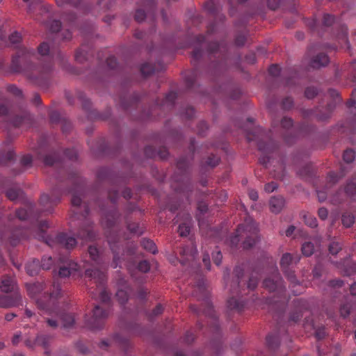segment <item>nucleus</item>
<instances>
[{
    "label": "nucleus",
    "instance_id": "1",
    "mask_svg": "<svg viewBox=\"0 0 356 356\" xmlns=\"http://www.w3.org/2000/svg\"><path fill=\"white\" fill-rule=\"evenodd\" d=\"M258 229L254 221L252 218H248L245 224L240 225L236 230V235L231 239V243L234 245L239 241L238 236L245 237L243 242L244 248H251L257 241Z\"/></svg>",
    "mask_w": 356,
    "mask_h": 356
},
{
    "label": "nucleus",
    "instance_id": "2",
    "mask_svg": "<svg viewBox=\"0 0 356 356\" xmlns=\"http://www.w3.org/2000/svg\"><path fill=\"white\" fill-rule=\"evenodd\" d=\"M17 286L15 280L10 277H4L0 282V290L4 293L14 292V298H11L10 296H0V307H16L21 304L22 296L19 293H17Z\"/></svg>",
    "mask_w": 356,
    "mask_h": 356
},
{
    "label": "nucleus",
    "instance_id": "3",
    "mask_svg": "<svg viewBox=\"0 0 356 356\" xmlns=\"http://www.w3.org/2000/svg\"><path fill=\"white\" fill-rule=\"evenodd\" d=\"M108 316V312L99 306H96L93 310V314L90 320L89 326L91 329H99L103 325V320Z\"/></svg>",
    "mask_w": 356,
    "mask_h": 356
},
{
    "label": "nucleus",
    "instance_id": "4",
    "mask_svg": "<svg viewBox=\"0 0 356 356\" xmlns=\"http://www.w3.org/2000/svg\"><path fill=\"white\" fill-rule=\"evenodd\" d=\"M284 206V200L281 197H271L269 202L270 210L271 212L277 213L281 211Z\"/></svg>",
    "mask_w": 356,
    "mask_h": 356
},
{
    "label": "nucleus",
    "instance_id": "5",
    "mask_svg": "<svg viewBox=\"0 0 356 356\" xmlns=\"http://www.w3.org/2000/svg\"><path fill=\"white\" fill-rule=\"evenodd\" d=\"M57 241L63 247L67 249H70L74 247L76 244V239L73 237L69 236L65 234L59 235L57 237Z\"/></svg>",
    "mask_w": 356,
    "mask_h": 356
},
{
    "label": "nucleus",
    "instance_id": "6",
    "mask_svg": "<svg viewBox=\"0 0 356 356\" xmlns=\"http://www.w3.org/2000/svg\"><path fill=\"white\" fill-rule=\"evenodd\" d=\"M27 291L29 295L33 298H36L37 296L39 295L44 289L43 283H33L26 285Z\"/></svg>",
    "mask_w": 356,
    "mask_h": 356
},
{
    "label": "nucleus",
    "instance_id": "7",
    "mask_svg": "<svg viewBox=\"0 0 356 356\" xmlns=\"http://www.w3.org/2000/svg\"><path fill=\"white\" fill-rule=\"evenodd\" d=\"M281 281V278L277 272V270H275V273L273 274V278H268L266 279L264 282V285L266 288L268 289L270 291H274L277 289L278 283Z\"/></svg>",
    "mask_w": 356,
    "mask_h": 356
},
{
    "label": "nucleus",
    "instance_id": "8",
    "mask_svg": "<svg viewBox=\"0 0 356 356\" xmlns=\"http://www.w3.org/2000/svg\"><path fill=\"white\" fill-rule=\"evenodd\" d=\"M329 63V58L325 54L317 55L310 63V65L314 68H318L325 66Z\"/></svg>",
    "mask_w": 356,
    "mask_h": 356
},
{
    "label": "nucleus",
    "instance_id": "9",
    "mask_svg": "<svg viewBox=\"0 0 356 356\" xmlns=\"http://www.w3.org/2000/svg\"><path fill=\"white\" fill-rule=\"evenodd\" d=\"M79 269L77 264L70 262L69 267L63 266L60 268L59 276L61 277H67L70 276L72 272L76 271Z\"/></svg>",
    "mask_w": 356,
    "mask_h": 356
},
{
    "label": "nucleus",
    "instance_id": "10",
    "mask_svg": "<svg viewBox=\"0 0 356 356\" xmlns=\"http://www.w3.org/2000/svg\"><path fill=\"white\" fill-rule=\"evenodd\" d=\"M197 253L196 248L193 245H190L189 246L183 248L181 254L183 256L186 257V260L189 261L193 259Z\"/></svg>",
    "mask_w": 356,
    "mask_h": 356
},
{
    "label": "nucleus",
    "instance_id": "11",
    "mask_svg": "<svg viewBox=\"0 0 356 356\" xmlns=\"http://www.w3.org/2000/svg\"><path fill=\"white\" fill-rule=\"evenodd\" d=\"M40 268V266L39 265L38 260H33L26 265V270L31 276L36 275L38 273Z\"/></svg>",
    "mask_w": 356,
    "mask_h": 356
},
{
    "label": "nucleus",
    "instance_id": "12",
    "mask_svg": "<svg viewBox=\"0 0 356 356\" xmlns=\"http://www.w3.org/2000/svg\"><path fill=\"white\" fill-rule=\"evenodd\" d=\"M141 244L142 246L147 251L153 254H156L157 252L156 246L152 241L149 239H143Z\"/></svg>",
    "mask_w": 356,
    "mask_h": 356
},
{
    "label": "nucleus",
    "instance_id": "13",
    "mask_svg": "<svg viewBox=\"0 0 356 356\" xmlns=\"http://www.w3.org/2000/svg\"><path fill=\"white\" fill-rule=\"evenodd\" d=\"M54 291L48 295V302L47 305H50L54 302V300L58 297L60 295V286L59 285H54Z\"/></svg>",
    "mask_w": 356,
    "mask_h": 356
},
{
    "label": "nucleus",
    "instance_id": "14",
    "mask_svg": "<svg viewBox=\"0 0 356 356\" xmlns=\"http://www.w3.org/2000/svg\"><path fill=\"white\" fill-rule=\"evenodd\" d=\"M302 252L304 255L309 257L314 252V245L310 242H306L302 244Z\"/></svg>",
    "mask_w": 356,
    "mask_h": 356
},
{
    "label": "nucleus",
    "instance_id": "15",
    "mask_svg": "<svg viewBox=\"0 0 356 356\" xmlns=\"http://www.w3.org/2000/svg\"><path fill=\"white\" fill-rule=\"evenodd\" d=\"M305 222L311 227H316L317 226V220L316 218L309 213L303 215Z\"/></svg>",
    "mask_w": 356,
    "mask_h": 356
},
{
    "label": "nucleus",
    "instance_id": "16",
    "mask_svg": "<svg viewBox=\"0 0 356 356\" xmlns=\"http://www.w3.org/2000/svg\"><path fill=\"white\" fill-rule=\"evenodd\" d=\"M63 325L65 327H70L73 325L74 323V318L71 314H65L61 318Z\"/></svg>",
    "mask_w": 356,
    "mask_h": 356
},
{
    "label": "nucleus",
    "instance_id": "17",
    "mask_svg": "<svg viewBox=\"0 0 356 356\" xmlns=\"http://www.w3.org/2000/svg\"><path fill=\"white\" fill-rule=\"evenodd\" d=\"M355 218L353 215L345 213L342 216V223L346 227H350L354 223Z\"/></svg>",
    "mask_w": 356,
    "mask_h": 356
},
{
    "label": "nucleus",
    "instance_id": "18",
    "mask_svg": "<svg viewBox=\"0 0 356 356\" xmlns=\"http://www.w3.org/2000/svg\"><path fill=\"white\" fill-rule=\"evenodd\" d=\"M343 161L346 163H351L355 158V153L353 149H347L343 155Z\"/></svg>",
    "mask_w": 356,
    "mask_h": 356
},
{
    "label": "nucleus",
    "instance_id": "19",
    "mask_svg": "<svg viewBox=\"0 0 356 356\" xmlns=\"http://www.w3.org/2000/svg\"><path fill=\"white\" fill-rule=\"evenodd\" d=\"M178 232L181 236H186L190 232V222L182 223L179 226Z\"/></svg>",
    "mask_w": 356,
    "mask_h": 356
},
{
    "label": "nucleus",
    "instance_id": "20",
    "mask_svg": "<svg viewBox=\"0 0 356 356\" xmlns=\"http://www.w3.org/2000/svg\"><path fill=\"white\" fill-rule=\"evenodd\" d=\"M292 260H293V258H292V256L291 255V254L286 253V254H283V256L281 259V261H280L281 266L283 268H286L291 264Z\"/></svg>",
    "mask_w": 356,
    "mask_h": 356
},
{
    "label": "nucleus",
    "instance_id": "21",
    "mask_svg": "<svg viewBox=\"0 0 356 356\" xmlns=\"http://www.w3.org/2000/svg\"><path fill=\"white\" fill-rule=\"evenodd\" d=\"M116 296L121 304H124L128 300L127 291L123 289L118 290Z\"/></svg>",
    "mask_w": 356,
    "mask_h": 356
},
{
    "label": "nucleus",
    "instance_id": "22",
    "mask_svg": "<svg viewBox=\"0 0 356 356\" xmlns=\"http://www.w3.org/2000/svg\"><path fill=\"white\" fill-rule=\"evenodd\" d=\"M48 28L52 32H57L60 30L61 24L58 20H52L47 24Z\"/></svg>",
    "mask_w": 356,
    "mask_h": 356
},
{
    "label": "nucleus",
    "instance_id": "23",
    "mask_svg": "<svg viewBox=\"0 0 356 356\" xmlns=\"http://www.w3.org/2000/svg\"><path fill=\"white\" fill-rule=\"evenodd\" d=\"M88 253L90 254V258L94 261H97L99 257V250L95 246H90L88 248Z\"/></svg>",
    "mask_w": 356,
    "mask_h": 356
},
{
    "label": "nucleus",
    "instance_id": "24",
    "mask_svg": "<svg viewBox=\"0 0 356 356\" xmlns=\"http://www.w3.org/2000/svg\"><path fill=\"white\" fill-rule=\"evenodd\" d=\"M53 261L51 257H44L42 260L41 267L43 269H49L52 265Z\"/></svg>",
    "mask_w": 356,
    "mask_h": 356
},
{
    "label": "nucleus",
    "instance_id": "25",
    "mask_svg": "<svg viewBox=\"0 0 356 356\" xmlns=\"http://www.w3.org/2000/svg\"><path fill=\"white\" fill-rule=\"evenodd\" d=\"M341 250V246L339 243L333 242L329 246V251L332 254H336Z\"/></svg>",
    "mask_w": 356,
    "mask_h": 356
},
{
    "label": "nucleus",
    "instance_id": "26",
    "mask_svg": "<svg viewBox=\"0 0 356 356\" xmlns=\"http://www.w3.org/2000/svg\"><path fill=\"white\" fill-rule=\"evenodd\" d=\"M350 307L351 306L349 303L342 305L340 309L341 316L343 317L348 316L350 312Z\"/></svg>",
    "mask_w": 356,
    "mask_h": 356
},
{
    "label": "nucleus",
    "instance_id": "27",
    "mask_svg": "<svg viewBox=\"0 0 356 356\" xmlns=\"http://www.w3.org/2000/svg\"><path fill=\"white\" fill-rule=\"evenodd\" d=\"M21 39H22V36L18 32H14L9 37V40H10V42H12L13 44H17V43L21 41Z\"/></svg>",
    "mask_w": 356,
    "mask_h": 356
},
{
    "label": "nucleus",
    "instance_id": "28",
    "mask_svg": "<svg viewBox=\"0 0 356 356\" xmlns=\"http://www.w3.org/2000/svg\"><path fill=\"white\" fill-rule=\"evenodd\" d=\"M138 268L143 273H146L149 270V265L147 261H142L138 265Z\"/></svg>",
    "mask_w": 356,
    "mask_h": 356
},
{
    "label": "nucleus",
    "instance_id": "29",
    "mask_svg": "<svg viewBox=\"0 0 356 356\" xmlns=\"http://www.w3.org/2000/svg\"><path fill=\"white\" fill-rule=\"evenodd\" d=\"M39 53L42 55H47L49 51V47L47 43H42L40 44V46L38 47Z\"/></svg>",
    "mask_w": 356,
    "mask_h": 356
},
{
    "label": "nucleus",
    "instance_id": "30",
    "mask_svg": "<svg viewBox=\"0 0 356 356\" xmlns=\"http://www.w3.org/2000/svg\"><path fill=\"white\" fill-rule=\"evenodd\" d=\"M30 120H31L30 115L28 114H26L25 116L20 118V120H19V118H17L14 121V124L15 126H19L23 123H26V122L29 121Z\"/></svg>",
    "mask_w": 356,
    "mask_h": 356
},
{
    "label": "nucleus",
    "instance_id": "31",
    "mask_svg": "<svg viewBox=\"0 0 356 356\" xmlns=\"http://www.w3.org/2000/svg\"><path fill=\"white\" fill-rule=\"evenodd\" d=\"M6 195L10 200H15L19 195V192L15 189H9L7 191Z\"/></svg>",
    "mask_w": 356,
    "mask_h": 356
},
{
    "label": "nucleus",
    "instance_id": "32",
    "mask_svg": "<svg viewBox=\"0 0 356 356\" xmlns=\"http://www.w3.org/2000/svg\"><path fill=\"white\" fill-rule=\"evenodd\" d=\"M334 21V17L329 14H325L323 16V24L325 26H330Z\"/></svg>",
    "mask_w": 356,
    "mask_h": 356
},
{
    "label": "nucleus",
    "instance_id": "33",
    "mask_svg": "<svg viewBox=\"0 0 356 356\" xmlns=\"http://www.w3.org/2000/svg\"><path fill=\"white\" fill-rule=\"evenodd\" d=\"M128 229L131 232L138 235H140L143 233L142 230L139 229V227L137 224L129 225Z\"/></svg>",
    "mask_w": 356,
    "mask_h": 356
},
{
    "label": "nucleus",
    "instance_id": "34",
    "mask_svg": "<svg viewBox=\"0 0 356 356\" xmlns=\"http://www.w3.org/2000/svg\"><path fill=\"white\" fill-rule=\"evenodd\" d=\"M146 17L145 13L142 10H138L135 15V18L138 22H142Z\"/></svg>",
    "mask_w": 356,
    "mask_h": 356
},
{
    "label": "nucleus",
    "instance_id": "35",
    "mask_svg": "<svg viewBox=\"0 0 356 356\" xmlns=\"http://www.w3.org/2000/svg\"><path fill=\"white\" fill-rule=\"evenodd\" d=\"M213 259L217 266H219L221 264L222 254L220 251L218 250L213 254Z\"/></svg>",
    "mask_w": 356,
    "mask_h": 356
},
{
    "label": "nucleus",
    "instance_id": "36",
    "mask_svg": "<svg viewBox=\"0 0 356 356\" xmlns=\"http://www.w3.org/2000/svg\"><path fill=\"white\" fill-rule=\"evenodd\" d=\"M99 299L102 302H106L110 299V296L106 291L102 290L99 294Z\"/></svg>",
    "mask_w": 356,
    "mask_h": 356
},
{
    "label": "nucleus",
    "instance_id": "37",
    "mask_svg": "<svg viewBox=\"0 0 356 356\" xmlns=\"http://www.w3.org/2000/svg\"><path fill=\"white\" fill-rule=\"evenodd\" d=\"M277 188V185L275 182L268 183L265 186V191L268 193L273 192Z\"/></svg>",
    "mask_w": 356,
    "mask_h": 356
},
{
    "label": "nucleus",
    "instance_id": "38",
    "mask_svg": "<svg viewBox=\"0 0 356 356\" xmlns=\"http://www.w3.org/2000/svg\"><path fill=\"white\" fill-rule=\"evenodd\" d=\"M268 71L271 75L275 76L280 73V67L276 65H273L269 67Z\"/></svg>",
    "mask_w": 356,
    "mask_h": 356
},
{
    "label": "nucleus",
    "instance_id": "39",
    "mask_svg": "<svg viewBox=\"0 0 356 356\" xmlns=\"http://www.w3.org/2000/svg\"><path fill=\"white\" fill-rule=\"evenodd\" d=\"M86 274L90 277H94L95 278L97 277H100L102 275L100 272L97 270H92V269H88L86 270Z\"/></svg>",
    "mask_w": 356,
    "mask_h": 356
},
{
    "label": "nucleus",
    "instance_id": "40",
    "mask_svg": "<svg viewBox=\"0 0 356 356\" xmlns=\"http://www.w3.org/2000/svg\"><path fill=\"white\" fill-rule=\"evenodd\" d=\"M328 211L325 208H320L318 209V216L321 219L325 220L327 218Z\"/></svg>",
    "mask_w": 356,
    "mask_h": 356
},
{
    "label": "nucleus",
    "instance_id": "41",
    "mask_svg": "<svg viewBox=\"0 0 356 356\" xmlns=\"http://www.w3.org/2000/svg\"><path fill=\"white\" fill-rule=\"evenodd\" d=\"M316 95V90L314 88H307L305 90V95L307 98L312 99Z\"/></svg>",
    "mask_w": 356,
    "mask_h": 356
},
{
    "label": "nucleus",
    "instance_id": "42",
    "mask_svg": "<svg viewBox=\"0 0 356 356\" xmlns=\"http://www.w3.org/2000/svg\"><path fill=\"white\" fill-rule=\"evenodd\" d=\"M163 307L161 305H158L152 311L151 314L152 317L156 316L163 312Z\"/></svg>",
    "mask_w": 356,
    "mask_h": 356
},
{
    "label": "nucleus",
    "instance_id": "43",
    "mask_svg": "<svg viewBox=\"0 0 356 356\" xmlns=\"http://www.w3.org/2000/svg\"><path fill=\"white\" fill-rule=\"evenodd\" d=\"M8 90L13 94L15 95H22V92L19 89H18L16 86H8Z\"/></svg>",
    "mask_w": 356,
    "mask_h": 356
},
{
    "label": "nucleus",
    "instance_id": "44",
    "mask_svg": "<svg viewBox=\"0 0 356 356\" xmlns=\"http://www.w3.org/2000/svg\"><path fill=\"white\" fill-rule=\"evenodd\" d=\"M356 191V185L355 184H351L346 188V193L347 194H353L354 192Z\"/></svg>",
    "mask_w": 356,
    "mask_h": 356
},
{
    "label": "nucleus",
    "instance_id": "45",
    "mask_svg": "<svg viewBox=\"0 0 356 356\" xmlns=\"http://www.w3.org/2000/svg\"><path fill=\"white\" fill-rule=\"evenodd\" d=\"M79 236L82 238H90L92 236L90 232V229H87L86 230L82 231V232L79 233Z\"/></svg>",
    "mask_w": 356,
    "mask_h": 356
},
{
    "label": "nucleus",
    "instance_id": "46",
    "mask_svg": "<svg viewBox=\"0 0 356 356\" xmlns=\"http://www.w3.org/2000/svg\"><path fill=\"white\" fill-rule=\"evenodd\" d=\"M203 262L208 270H210V258L208 254H204L203 257Z\"/></svg>",
    "mask_w": 356,
    "mask_h": 356
},
{
    "label": "nucleus",
    "instance_id": "47",
    "mask_svg": "<svg viewBox=\"0 0 356 356\" xmlns=\"http://www.w3.org/2000/svg\"><path fill=\"white\" fill-rule=\"evenodd\" d=\"M257 284V280L253 278H250L248 284V287L249 289H254L256 287Z\"/></svg>",
    "mask_w": 356,
    "mask_h": 356
},
{
    "label": "nucleus",
    "instance_id": "48",
    "mask_svg": "<svg viewBox=\"0 0 356 356\" xmlns=\"http://www.w3.org/2000/svg\"><path fill=\"white\" fill-rule=\"evenodd\" d=\"M81 202V200L79 196L74 195L72 198V203L74 205L79 206Z\"/></svg>",
    "mask_w": 356,
    "mask_h": 356
},
{
    "label": "nucleus",
    "instance_id": "49",
    "mask_svg": "<svg viewBox=\"0 0 356 356\" xmlns=\"http://www.w3.org/2000/svg\"><path fill=\"white\" fill-rule=\"evenodd\" d=\"M283 127H290L292 125V120L291 118H284L282 121Z\"/></svg>",
    "mask_w": 356,
    "mask_h": 356
},
{
    "label": "nucleus",
    "instance_id": "50",
    "mask_svg": "<svg viewBox=\"0 0 356 356\" xmlns=\"http://www.w3.org/2000/svg\"><path fill=\"white\" fill-rule=\"evenodd\" d=\"M36 343L43 346H46V337L44 336L38 337L36 339Z\"/></svg>",
    "mask_w": 356,
    "mask_h": 356
},
{
    "label": "nucleus",
    "instance_id": "51",
    "mask_svg": "<svg viewBox=\"0 0 356 356\" xmlns=\"http://www.w3.org/2000/svg\"><path fill=\"white\" fill-rule=\"evenodd\" d=\"M249 196H250V199H252L254 201L257 200V199L259 197L257 192L254 190L250 191Z\"/></svg>",
    "mask_w": 356,
    "mask_h": 356
},
{
    "label": "nucleus",
    "instance_id": "52",
    "mask_svg": "<svg viewBox=\"0 0 356 356\" xmlns=\"http://www.w3.org/2000/svg\"><path fill=\"white\" fill-rule=\"evenodd\" d=\"M20 339H21V334L20 333L15 334L12 339L13 344L17 345L19 343V341H20Z\"/></svg>",
    "mask_w": 356,
    "mask_h": 356
},
{
    "label": "nucleus",
    "instance_id": "53",
    "mask_svg": "<svg viewBox=\"0 0 356 356\" xmlns=\"http://www.w3.org/2000/svg\"><path fill=\"white\" fill-rule=\"evenodd\" d=\"M194 337L193 334L191 332H187L185 335L184 340L186 342L189 343L192 341H193Z\"/></svg>",
    "mask_w": 356,
    "mask_h": 356
},
{
    "label": "nucleus",
    "instance_id": "54",
    "mask_svg": "<svg viewBox=\"0 0 356 356\" xmlns=\"http://www.w3.org/2000/svg\"><path fill=\"white\" fill-rule=\"evenodd\" d=\"M198 210L200 213H203L207 210V206L204 203H200L198 205Z\"/></svg>",
    "mask_w": 356,
    "mask_h": 356
},
{
    "label": "nucleus",
    "instance_id": "55",
    "mask_svg": "<svg viewBox=\"0 0 356 356\" xmlns=\"http://www.w3.org/2000/svg\"><path fill=\"white\" fill-rule=\"evenodd\" d=\"M113 343H117V339L115 337L113 338L109 343L106 341H102V345L104 346H108Z\"/></svg>",
    "mask_w": 356,
    "mask_h": 356
},
{
    "label": "nucleus",
    "instance_id": "56",
    "mask_svg": "<svg viewBox=\"0 0 356 356\" xmlns=\"http://www.w3.org/2000/svg\"><path fill=\"white\" fill-rule=\"evenodd\" d=\"M8 113V108L4 105H0V115H5Z\"/></svg>",
    "mask_w": 356,
    "mask_h": 356
},
{
    "label": "nucleus",
    "instance_id": "57",
    "mask_svg": "<svg viewBox=\"0 0 356 356\" xmlns=\"http://www.w3.org/2000/svg\"><path fill=\"white\" fill-rule=\"evenodd\" d=\"M294 231H295V227L293 226H290L286 230V235L287 236H291L293 234Z\"/></svg>",
    "mask_w": 356,
    "mask_h": 356
},
{
    "label": "nucleus",
    "instance_id": "58",
    "mask_svg": "<svg viewBox=\"0 0 356 356\" xmlns=\"http://www.w3.org/2000/svg\"><path fill=\"white\" fill-rule=\"evenodd\" d=\"M219 162V159L218 157H215L213 161H211L209 159V161H207L208 165L211 166L216 165Z\"/></svg>",
    "mask_w": 356,
    "mask_h": 356
},
{
    "label": "nucleus",
    "instance_id": "59",
    "mask_svg": "<svg viewBox=\"0 0 356 356\" xmlns=\"http://www.w3.org/2000/svg\"><path fill=\"white\" fill-rule=\"evenodd\" d=\"M318 198L320 202H323L326 199L325 194L322 191L318 192Z\"/></svg>",
    "mask_w": 356,
    "mask_h": 356
},
{
    "label": "nucleus",
    "instance_id": "60",
    "mask_svg": "<svg viewBox=\"0 0 356 356\" xmlns=\"http://www.w3.org/2000/svg\"><path fill=\"white\" fill-rule=\"evenodd\" d=\"M31 157L30 156H27L23 159L22 162L24 165H27L31 163Z\"/></svg>",
    "mask_w": 356,
    "mask_h": 356
},
{
    "label": "nucleus",
    "instance_id": "61",
    "mask_svg": "<svg viewBox=\"0 0 356 356\" xmlns=\"http://www.w3.org/2000/svg\"><path fill=\"white\" fill-rule=\"evenodd\" d=\"M16 315L13 313L7 314L5 316V318L6 321H10Z\"/></svg>",
    "mask_w": 356,
    "mask_h": 356
},
{
    "label": "nucleus",
    "instance_id": "62",
    "mask_svg": "<svg viewBox=\"0 0 356 356\" xmlns=\"http://www.w3.org/2000/svg\"><path fill=\"white\" fill-rule=\"evenodd\" d=\"M350 292L353 296H356V282L353 283L350 286Z\"/></svg>",
    "mask_w": 356,
    "mask_h": 356
},
{
    "label": "nucleus",
    "instance_id": "63",
    "mask_svg": "<svg viewBox=\"0 0 356 356\" xmlns=\"http://www.w3.org/2000/svg\"><path fill=\"white\" fill-rule=\"evenodd\" d=\"M47 323L49 326L51 327H56L57 326V323L56 321L54 320H51V319H49L47 321Z\"/></svg>",
    "mask_w": 356,
    "mask_h": 356
},
{
    "label": "nucleus",
    "instance_id": "64",
    "mask_svg": "<svg viewBox=\"0 0 356 356\" xmlns=\"http://www.w3.org/2000/svg\"><path fill=\"white\" fill-rule=\"evenodd\" d=\"M50 200V197H49L48 195H42V197H41V200L42 202H48L49 200Z\"/></svg>",
    "mask_w": 356,
    "mask_h": 356
}]
</instances>
